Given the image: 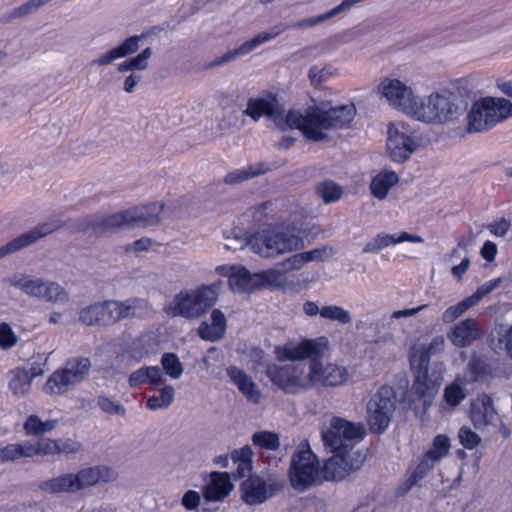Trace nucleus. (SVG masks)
Returning a JSON list of instances; mask_svg holds the SVG:
<instances>
[{
    "mask_svg": "<svg viewBox=\"0 0 512 512\" xmlns=\"http://www.w3.org/2000/svg\"><path fill=\"white\" fill-rule=\"evenodd\" d=\"M227 375L248 401L254 404L260 402L261 392L253 380L243 370L235 366H230L227 368Z\"/></svg>",
    "mask_w": 512,
    "mask_h": 512,
    "instance_id": "cd10ccee",
    "label": "nucleus"
},
{
    "mask_svg": "<svg viewBox=\"0 0 512 512\" xmlns=\"http://www.w3.org/2000/svg\"><path fill=\"white\" fill-rule=\"evenodd\" d=\"M321 434L324 446L330 451H353L355 444L364 438L365 428L361 423L334 416Z\"/></svg>",
    "mask_w": 512,
    "mask_h": 512,
    "instance_id": "9b49d317",
    "label": "nucleus"
},
{
    "mask_svg": "<svg viewBox=\"0 0 512 512\" xmlns=\"http://www.w3.org/2000/svg\"><path fill=\"white\" fill-rule=\"evenodd\" d=\"M252 449L246 445L231 452V459L234 463L252 462Z\"/></svg>",
    "mask_w": 512,
    "mask_h": 512,
    "instance_id": "338daca9",
    "label": "nucleus"
},
{
    "mask_svg": "<svg viewBox=\"0 0 512 512\" xmlns=\"http://www.w3.org/2000/svg\"><path fill=\"white\" fill-rule=\"evenodd\" d=\"M142 81V76L138 72L130 73L123 82V90L126 93L132 94L135 92L137 86Z\"/></svg>",
    "mask_w": 512,
    "mask_h": 512,
    "instance_id": "774afa93",
    "label": "nucleus"
},
{
    "mask_svg": "<svg viewBox=\"0 0 512 512\" xmlns=\"http://www.w3.org/2000/svg\"><path fill=\"white\" fill-rule=\"evenodd\" d=\"M221 284L201 285L196 289L179 292L169 308L172 316L197 319L204 315L218 300Z\"/></svg>",
    "mask_w": 512,
    "mask_h": 512,
    "instance_id": "0eeeda50",
    "label": "nucleus"
},
{
    "mask_svg": "<svg viewBox=\"0 0 512 512\" xmlns=\"http://www.w3.org/2000/svg\"><path fill=\"white\" fill-rule=\"evenodd\" d=\"M387 149L394 162L403 163L417 149L415 132L404 121L390 123L388 126Z\"/></svg>",
    "mask_w": 512,
    "mask_h": 512,
    "instance_id": "f3484780",
    "label": "nucleus"
},
{
    "mask_svg": "<svg viewBox=\"0 0 512 512\" xmlns=\"http://www.w3.org/2000/svg\"><path fill=\"white\" fill-rule=\"evenodd\" d=\"M502 283V278H495L492 279L480 287L471 295L469 296L472 301L475 303V305L485 296L490 294L492 291H494L496 288L499 287V285Z\"/></svg>",
    "mask_w": 512,
    "mask_h": 512,
    "instance_id": "4d7b16f0",
    "label": "nucleus"
},
{
    "mask_svg": "<svg viewBox=\"0 0 512 512\" xmlns=\"http://www.w3.org/2000/svg\"><path fill=\"white\" fill-rule=\"evenodd\" d=\"M467 372L470 381L486 382L492 377L490 365L482 358L473 357L468 365Z\"/></svg>",
    "mask_w": 512,
    "mask_h": 512,
    "instance_id": "58836bf2",
    "label": "nucleus"
},
{
    "mask_svg": "<svg viewBox=\"0 0 512 512\" xmlns=\"http://www.w3.org/2000/svg\"><path fill=\"white\" fill-rule=\"evenodd\" d=\"M153 56V51L150 47L145 48L139 54L131 57L132 66L135 72L144 71L148 69L150 59Z\"/></svg>",
    "mask_w": 512,
    "mask_h": 512,
    "instance_id": "13d9d810",
    "label": "nucleus"
},
{
    "mask_svg": "<svg viewBox=\"0 0 512 512\" xmlns=\"http://www.w3.org/2000/svg\"><path fill=\"white\" fill-rule=\"evenodd\" d=\"M316 192L326 204L338 201L343 194L342 187L332 180L319 183Z\"/></svg>",
    "mask_w": 512,
    "mask_h": 512,
    "instance_id": "79ce46f5",
    "label": "nucleus"
},
{
    "mask_svg": "<svg viewBox=\"0 0 512 512\" xmlns=\"http://www.w3.org/2000/svg\"><path fill=\"white\" fill-rule=\"evenodd\" d=\"M229 286L236 293H251L259 288L258 273L251 274L246 268L238 266L230 276Z\"/></svg>",
    "mask_w": 512,
    "mask_h": 512,
    "instance_id": "2f4dec72",
    "label": "nucleus"
},
{
    "mask_svg": "<svg viewBox=\"0 0 512 512\" xmlns=\"http://www.w3.org/2000/svg\"><path fill=\"white\" fill-rule=\"evenodd\" d=\"M322 318L331 321H336L342 325L350 324L352 321L350 312L337 305L323 306Z\"/></svg>",
    "mask_w": 512,
    "mask_h": 512,
    "instance_id": "de8ad7c7",
    "label": "nucleus"
},
{
    "mask_svg": "<svg viewBox=\"0 0 512 512\" xmlns=\"http://www.w3.org/2000/svg\"><path fill=\"white\" fill-rule=\"evenodd\" d=\"M252 443L266 450L275 451L280 447V439L277 433L271 431H257L252 435Z\"/></svg>",
    "mask_w": 512,
    "mask_h": 512,
    "instance_id": "c03bdc74",
    "label": "nucleus"
},
{
    "mask_svg": "<svg viewBox=\"0 0 512 512\" xmlns=\"http://www.w3.org/2000/svg\"><path fill=\"white\" fill-rule=\"evenodd\" d=\"M482 336L481 326L474 318H466L458 322L447 333L448 339L456 348L469 347Z\"/></svg>",
    "mask_w": 512,
    "mask_h": 512,
    "instance_id": "b1692460",
    "label": "nucleus"
},
{
    "mask_svg": "<svg viewBox=\"0 0 512 512\" xmlns=\"http://www.w3.org/2000/svg\"><path fill=\"white\" fill-rule=\"evenodd\" d=\"M26 457L55 456L59 453L58 440L43 438L36 442L25 441Z\"/></svg>",
    "mask_w": 512,
    "mask_h": 512,
    "instance_id": "72a5a7b5",
    "label": "nucleus"
},
{
    "mask_svg": "<svg viewBox=\"0 0 512 512\" xmlns=\"http://www.w3.org/2000/svg\"><path fill=\"white\" fill-rule=\"evenodd\" d=\"M434 463V461H432L430 458L424 455L423 459L416 466L415 470L413 471L412 475L408 480L410 486L418 484V482L421 481L427 475V473L433 468Z\"/></svg>",
    "mask_w": 512,
    "mask_h": 512,
    "instance_id": "864d4df0",
    "label": "nucleus"
},
{
    "mask_svg": "<svg viewBox=\"0 0 512 512\" xmlns=\"http://www.w3.org/2000/svg\"><path fill=\"white\" fill-rule=\"evenodd\" d=\"M512 117V102L504 97H483L476 100L467 115L470 133L486 132Z\"/></svg>",
    "mask_w": 512,
    "mask_h": 512,
    "instance_id": "423d86ee",
    "label": "nucleus"
},
{
    "mask_svg": "<svg viewBox=\"0 0 512 512\" xmlns=\"http://www.w3.org/2000/svg\"><path fill=\"white\" fill-rule=\"evenodd\" d=\"M450 447V440L447 436L437 435L425 455L432 461L437 462L449 453Z\"/></svg>",
    "mask_w": 512,
    "mask_h": 512,
    "instance_id": "a18cd8bd",
    "label": "nucleus"
},
{
    "mask_svg": "<svg viewBox=\"0 0 512 512\" xmlns=\"http://www.w3.org/2000/svg\"><path fill=\"white\" fill-rule=\"evenodd\" d=\"M97 404L102 412L109 416L124 417L126 415L125 407L120 402L107 396H99L97 398Z\"/></svg>",
    "mask_w": 512,
    "mask_h": 512,
    "instance_id": "8fccbe9b",
    "label": "nucleus"
},
{
    "mask_svg": "<svg viewBox=\"0 0 512 512\" xmlns=\"http://www.w3.org/2000/svg\"><path fill=\"white\" fill-rule=\"evenodd\" d=\"M161 364L166 374L172 379H178L183 373V365L174 353H165L161 358Z\"/></svg>",
    "mask_w": 512,
    "mask_h": 512,
    "instance_id": "09e8293b",
    "label": "nucleus"
},
{
    "mask_svg": "<svg viewBox=\"0 0 512 512\" xmlns=\"http://www.w3.org/2000/svg\"><path fill=\"white\" fill-rule=\"evenodd\" d=\"M285 274L286 271H284L280 263H277L272 269L258 273L259 288L267 286L269 288L285 290L288 287L287 280L284 277Z\"/></svg>",
    "mask_w": 512,
    "mask_h": 512,
    "instance_id": "c9c22d12",
    "label": "nucleus"
},
{
    "mask_svg": "<svg viewBox=\"0 0 512 512\" xmlns=\"http://www.w3.org/2000/svg\"><path fill=\"white\" fill-rule=\"evenodd\" d=\"M145 38L144 34L133 35L126 38L118 46L100 54L90 62L91 66L103 67L112 64L114 61L135 54L140 48V41Z\"/></svg>",
    "mask_w": 512,
    "mask_h": 512,
    "instance_id": "393cba45",
    "label": "nucleus"
},
{
    "mask_svg": "<svg viewBox=\"0 0 512 512\" xmlns=\"http://www.w3.org/2000/svg\"><path fill=\"white\" fill-rule=\"evenodd\" d=\"M64 225L65 223L59 219L36 225L29 231L17 236L5 245L0 246V259L35 244L40 239L60 230Z\"/></svg>",
    "mask_w": 512,
    "mask_h": 512,
    "instance_id": "412c9836",
    "label": "nucleus"
},
{
    "mask_svg": "<svg viewBox=\"0 0 512 512\" xmlns=\"http://www.w3.org/2000/svg\"><path fill=\"white\" fill-rule=\"evenodd\" d=\"M5 282L27 296L40 301L54 304H65L69 301L68 292L57 282L25 273H15L8 277Z\"/></svg>",
    "mask_w": 512,
    "mask_h": 512,
    "instance_id": "1a4fd4ad",
    "label": "nucleus"
},
{
    "mask_svg": "<svg viewBox=\"0 0 512 512\" xmlns=\"http://www.w3.org/2000/svg\"><path fill=\"white\" fill-rule=\"evenodd\" d=\"M445 339L443 336L434 337L425 348H414L410 355V363L413 369L428 368L430 357L444 351Z\"/></svg>",
    "mask_w": 512,
    "mask_h": 512,
    "instance_id": "c756f323",
    "label": "nucleus"
},
{
    "mask_svg": "<svg viewBox=\"0 0 512 512\" xmlns=\"http://www.w3.org/2000/svg\"><path fill=\"white\" fill-rule=\"evenodd\" d=\"M319 476V463L308 448L297 452L291 461L289 477L293 488L304 491L316 483Z\"/></svg>",
    "mask_w": 512,
    "mask_h": 512,
    "instance_id": "a211bd4d",
    "label": "nucleus"
},
{
    "mask_svg": "<svg viewBox=\"0 0 512 512\" xmlns=\"http://www.w3.org/2000/svg\"><path fill=\"white\" fill-rule=\"evenodd\" d=\"M357 115L353 103L324 110L319 106H310L302 113L298 129L311 141H328V132L351 127Z\"/></svg>",
    "mask_w": 512,
    "mask_h": 512,
    "instance_id": "7ed1b4c3",
    "label": "nucleus"
},
{
    "mask_svg": "<svg viewBox=\"0 0 512 512\" xmlns=\"http://www.w3.org/2000/svg\"><path fill=\"white\" fill-rule=\"evenodd\" d=\"M416 371L415 380L406 397L411 409L415 412H425L438 394L443 376L441 372L428 373V368Z\"/></svg>",
    "mask_w": 512,
    "mask_h": 512,
    "instance_id": "4468645a",
    "label": "nucleus"
},
{
    "mask_svg": "<svg viewBox=\"0 0 512 512\" xmlns=\"http://www.w3.org/2000/svg\"><path fill=\"white\" fill-rule=\"evenodd\" d=\"M33 380V375L29 374L25 369H16L12 372L9 381V389L17 397L26 396L30 389Z\"/></svg>",
    "mask_w": 512,
    "mask_h": 512,
    "instance_id": "e433bc0d",
    "label": "nucleus"
},
{
    "mask_svg": "<svg viewBox=\"0 0 512 512\" xmlns=\"http://www.w3.org/2000/svg\"><path fill=\"white\" fill-rule=\"evenodd\" d=\"M307 262H323L332 257L336 251L333 247L327 245L318 246L310 251L304 252Z\"/></svg>",
    "mask_w": 512,
    "mask_h": 512,
    "instance_id": "5fc2aeb1",
    "label": "nucleus"
},
{
    "mask_svg": "<svg viewBox=\"0 0 512 512\" xmlns=\"http://www.w3.org/2000/svg\"><path fill=\"white\" fill-rule=\"evenodd\" d=\"M498 335L499 348L502 349L503 345L506 353L512 359V325L508 328L500 327Z\"/></svg>",
    "mask_w": 512,
    "mask_h": 512,
    "instance_id": "680f3d73",
    "label": "nucleus"
},
{
    "mask_svg": "<svg viewBox=\"0 0 512 512\" xmlns=\"http://www.w3.org/2000/svg\"><path fill=\"white\" fill-rule=\"evenodd\" d=\"M243 113L258 121L266 116L281 130L298 129L302 121V113L298 110H289L284 114L283 106L275 98H251Z\"/></svg>",
    "mask_w": 512,
    "mask_h": 512,
    "instance_id": "9d476101",
    "label": "nucleus"
},
{
    "mask_svg": "<svg viewBox=\"0 0 512 512\" xmlns=\"http://www.w3.org/2000/svg\"><path fill=\"white\" fill-rule=\"evenodd\" d=\"M133 214L135 213L129 208L107 216L80 219L75 223L74 231L97 236L115 233L134 227L135 215Z\"/></svg>",
    "mask_w": 512,
    "mask_h": 512,
    "instance_id": "2eb2a0df",
    "label": "nucleus"
},
{
    "mask_svg": "<svg viewBox=\"0 0 512 512\" xmlns=\"http://www.w3.org/2000/svg\"><path fill=\"white\" fill-rule=\"evenodd\" d=\"M18 341L17 336L13 332L11 326L8 323L0 324V347L2 349H10L16 345Z\"/></svg>",
    "mask_w": 512,
    "mask_h": 512,
    "instance_id": "bf43d9fd",
    "label": "nucleus"
},
{
    "mask_svg": "<svg viewBox=\"0 0 512 512\" xmlns=\"http://www.w3.org/2000/svg\"><path fill=\"white\" fill-rule=\"evenodd\" d=\"M59 453L58 455H72L81 451L82 446L79 442L71 439H58Z\"/></svg>",
    "mask_w": 512,
    "mask_h": 512,
    "instance_id": "e2e57ef3",
    "label": "nucleus"
},
{
    "mask_svg": "<svg viewBox=\"0 0 512 512\" xmlns=\"http://www.w3.org/2000/svg\"><path fill=\"white\" fill-rule=\"evenodd\" d=\"M328 350L326 337L304 339L297 345L287 344L276 347L275 354L279 361H302L310 359L309 390L311 388H328L345 385L349 380L346 367L336 363L323 364L322 358Z\"/></svg>",
    "mask_w": 512,
    "mask_h": 512,
    "instance_id": "f257e3e1",
    "label": "nucleus"
},
{
    "mask_svg": "<svg viewBox=\"0 0 512 512\" xmlns=\"http://www.w3.org/2000/svg\"><path fill=\"white\" fill-rule=\"evenodd\" d=\"M92 362L84 356H74L56 369L43 385V392L50 396L64 395L90 376Z\"/></svg>",
    "mask_w": 512,
    "mask_h": 512,
    "instance_id": "6e6552de",
    "label": "nucleus"
},
{
    "mask_svg": "<svg viewBox=\"0 0 512 512\" xmlns=\"http://www.w3.org/2000/svg\"><path fill=\"white\" fill-rule=\"evenodd\" d=\"M283 485L275 479H265L259 475H249L239 487L241 499L247 505H259L272 498Z\"/></svg>",
    "mask_w": 512,
    "mask_h": 512,
    "instance_id": "aec40b11",
    "label": "nucleus"
},
{
    "mask_svg": "<svg viewBox=\"0 0 512 512\" xmlns=\"http://www.w3.org/2000/svg\"><path fill=\"white\" fill-rule=\"evenodd\" d=\"M378 93L390 106L410 117L417 95L405 82L386 77L380 82Z\"/></svg>",
    "mask_w": 512,
    "mask_h": 512,
    "instance_id": "6ab92c4d",
    "label": "nucleus"
},
{
    "mask_svg": "<svg viewBox=\"0 0 512 512\" xmlns=\"http://www.w3.org/2000/svg\"><path fill=\"white\" fill-rule=\"evenodd\" d=\"M266 375L270 381L287 394H298L309 390V377L302 364L269 363Z\"/></svg>",
    "mask_w": 512,
    "mask_h": 512,
    "instance_id": "ddd939ff",
    "label": "nucleus"
},
{
    "mask_svg": "<svg viewBox=\"0 0 512 512\" xmlns=\"http://www.w3.org/2000/svg\"><path fill=\"white\" fill-rule=\"evenodd\" d=\"M79 321L87 326H106L104 301L96 302L79 311Z\"/></svg>",
    "mask_w": 512,
    "mask_h": 512,
    "instance_id": "f704fd0d",
    "label": "nucleus"
},
{
    "mask_svg": "<svg viewBox=\"0 0 512 512\" xmlns=\"http://www.w3.org/2000/svg\"><path fill=\"white\" fill-rule=\"evenodd\" d=\"M104 309L107 327L124 320H143L152 313L148 301L138 297H130L124 300H105Z\"/></svg>",
    "mask_w": 512,
    "mask_h": 512,
    "instance_id": "dca6fc26",
    "label": "nucleus"
},
{
    "mask_svg": "<svg viewBox=\"0 0 512 512\" xmlns=\"http://www.w3.org/2000/svg\"><path fill=\"white\" fill-rule=\"evenodd\" d=\"M246 246L263 258H274L303 248V240L292 230L282 227L258 231L250 238L236 232L225 238L227 250L237 251Z\"/></svg>",
    "mask_w": 512,
    "mask_h": 512,
    "instance_id": "f03ea898",
    "label": "nucleus"
},
{
    "mask_svg": "<svg viewBox=\"0 0 512 512\" xmlns=\"http://www.w3.org/2000/svg\"><path fill=\"white\" fill-rule=\"evenodd\" d=\"M405 241L414 242V243H422L424 239L418 235H412L407 232H402L399 236L380 233L372 240L367 242L363 248V252L366 254L369 253H378L382 249L392 245L398 244Z\"/></svg>",
    "mask_w": 512,
    "mask_h": 512,
    "instance_id": "c85d7f7f",
    "label": "nucleus"
},
{
    "mask_svg": "<svg viewBox=\"0 0 512 512\" xmlns=\"http://www.w3.org/2000/svg\"><path fill=\"white\" fill-rule=\"evenodd\" d=\"M211 323L202 322L198 328V335L211 342L221 339L226 331L227 320L223 312L214 309L211 313Z\"/></svg>",
    "mask_w": 512,
    "mask_h": 512,
    "instance_id": "7c9ffc66",
    "label": "nucleus"
},
{
    "mask_svg": "<svg viewBox=\"0 0 512 512\" xmlns=\"http://www.w3.org/2000/svg\"><path fill=\"white\" fill-rule=\"evenodd\" d=\"M233 489L227 472H212L210 482L206 485L203 495L207 501H222Z\"/></svg>",
    "mask_w": 512,
    "mask_h": 512,
    "instance_id": "bb28decb",
    "label": "nucleus"
},
{
    "mask_svg": "<svg viewBox=\"0 0 512 512\" xmlns=\"http://www.w3.org/2000/svg\"><path fill=\"white\" fill-rule=\"evenodd\" d=\"M113 471L103 465L84 467L75 473L68 472L45 479L38 485L39 492L44 495L78 494L98 485L113 480Z\"/></svg>",
    "mask_w": 512,
    "mask_h": 512,
    "instance_id": "20e7f679",
    "label": "nucleus"
},
{
    "mask_svg": "<svg viewBox=\"0 0 512 512\" xmlns=\"http://www.w3.org/2000/svg\"><path fill=\"white\" fill-rule=\"evenodd\" d=\"M248 53V49L246 48L245 44L242 43L238 48L230 50L222 56L216 57L214 60H212L206 65V68L211 69L214 67L225 65L236 59V57L246 55Z\"/></svg>",
    "mask_w": 512,
    "mask_h": 512,
    "instance_id": "603ef678",
    "label": "nucleus"
},
{
    "mask_svg": "<svg viewBox=\"0 0 512 512\" xmlns=\"http://www.w3.org/2000/svg\"><path fill=\"white\" fill-rule=\"evenodd\" d=\"M270 168L264 163H257L246 168L233 171L225 176L226 184H237L245 180L260 176L268 172Z\"/></svg>",
    "mask_w": 512,
    "mask_h": 512,
    "instance_id": "4c0bfd02",
    "label": "nucleus"
},
{
    "mask_svg": "<svg viewBox=\"0 0 512 512\" xmlns=\"http://www.w3.org/2000/svg\"><path fill=\"white\" fill-rule=\"evenodd\" d=\"M397 397L393 387H380L366 404V420L370 430L375 433L384 432L396 410Z\"/></svg>",
    "mask_w": 512,
    "mask_h": 512,
    "instance_id": "f8f14e48",
    "label": "nucleus"
},
{
    "mask_svg": "<svg viewBox=\"0 0 512 512\" xmlns=\"http://www.w3.org/2000/svg\"><path fill=\"white\" fill-rule=\"evenodd\" d=\"M473 306H475V303L472 301L470 297L463 299L456 305L450 306L442 314L443 323H452Z\"/></svg>",
    "mask_w": 512,
    "mask_h": 512,
    "instance_id": "49530a36",
    "label": "nucleus"
},
{
    "mask_svg": "<svg viewBox=\"0 0 512 512\" xmlns=\"http://www.w3.org/2000/svg\"><path fill=\"white\" fill-rule=\"evenodd\" d=\"M201 503L200 494L194 490H188L182 497L181 504L189 511L198 509Z\"/></svg>",
    "mask_w": 512,
    "mask_h": 512,
    "instance_id": "69168bd1",
    "label": "nucleus"
},
{
    "mask_svg": "<svg viewBox=\"0 0 512 512\" xmlns=\"http://www.w3.org/2000/svg\"><path fill=\"white\" fill-rule=\"evenodd\" d=\"M399 181L398 175L389 170H383L377 174L370 184V190L374 197L383 200L388 195L389 190Z\"/></svg>",
    "mask_w": 512,
    "mask_h": 512,
    "instance_id": "473e14b6",
    "label": "nucleus"
},
{
    "mask_svg": "<svg viewBox=\"0 0 512 512\" xmlns=\"http://www.w3.org/2000/svg\"><path fill=\"white\" fill-rule=\"evenodd\" d=\"M58 423V420L51 419L42 421L37 415H30L24 423V431L27 435L41 436L52 431Z\"/></svg>",
    "mask_w": 512,
    "mask_h": 512,
    "instance_id": "ea45409f",
    "label": "nucleus"
},
{
    "mask_svg": "<svg viewBox=\"0 0 512 512\" xmlns=\"http://www.w3.org/2000/svg\"><path fill=\"white\" fill-rule=\"evenodd\" d=\"M131 212L135 214L134 226L137 225H156L161 222V214H167L169 217H181V214H175L169 211V208H166L162 203H151L149 205L137 206L130 208Z\"/></svg>",
    "mask_w": 512,
    "mask_h": 512,
    "instance_id": "a878e982",
    "label": "nucleus"
},
{
    "mask_svg": "<svg viewBox=\"0 0 512 512\" xmlns=\"http://www.w3.org/2000/svg\"><path fill=\"white\" fill-rule=\"evenodd\" d=\"M333 455L324 464L325 478L342 480L350 472L358 470L362 460L352 455V451H330Z\"/></svg>",
    "mask_w": 512,
    "mask_h": 512,
    "instance_id": "5701e85b",
    "label": "nucleus"
},
{
    "mask_svg": "<svg viewBox=\"0 0 512 512\" xmlns=\"http://www.w3.org/2000/svg\"><path fill=\"white\" fill-rule=\"evenodd\" d=\"M443 397L449 406L455 408L466 398V393L459 383L454 382L445 387Z\"/></svg>",
    "mask_w": 512,
    "mask_h": 512,
    "instance_id": "3c124183",
    "label": "nucleus"
},
{
    "mask_svg": "<svg viewBox=\"0 0 512 512\" xmlns=\"http://www.w3.org/2000/svg\"><path fill=\"white\" fill-rule=\"evenodd\" d=\"M26 457L25 441L0 447V464L15 463Z\"/></svg>",
    "mask_w": 512,
    "mask_h": 512,
    "instance_id": "a19ab883",
    "label": "nucleus"
},
{
    "mask_svg": "<svg viewBox=\"0 0 512 512\" xmlns=\"http://www.w3.org/2000/svg\"><path fill=\"white\" fill-rule=\"evenodd\" d=\"M469 418L474 428L478 431H487L491 427H497L500 422L499 413L492 397L481 394L470 403Z\"/></svg>",
    "mask_w": 512,
    "mask_h": 512,
    "instance_id": "4be33fe9",
    "label": "nucleus"
},
{
    "mask_svg": "<svg viewBox=\"0 0 512 512\" xmlns=\"http://www.w3.org/2000/svg\"><path fill=\"white\" fill-rule=\"evenodd\" d=\"M306 255L304 252L294 254L284 261L280 262L281 267L284 268L286 273H289L294 270H300L307 264Z\"/></svg>",
    "mask_w": 512,
    "mask_h": 512,
    "instance_id": "052dcab7",
    "label": "nucleus"
},
{
    "mask_svg": "<svg viewBox=\"0 0 512 512\" xmlns=\"http://www.w3.org/2000/svg\"><path fill=\"white\" fill-rule=\"evenodd\" d=\"M148 373V367H141L138 370L132 372L128 379L129 386L135 388L145 383H148Z\"/></svg>",
    "mask_w": 512,
    "mask_h": 512,
    "instance_id": "0e129e2a",
    "label": "nucleus"
},
{
    "mask_svg": "<svg viewBox=\"0 0 512 512\" xmlns=\"http://www.w3.org/2000/svg\"><path fill=\"white\" fill-rule=\"evenodd\" d=\"M458 438L460 443L466 448V449H474L477 447L481 441L480 436L473 431L471 428L463 426L460 428L458 433Z\"/></svg>",
    "mask_w": 512,
    "mask_h": 512,
    "instance_id": "6e6d98bb",
    "label": "nucleus"
},
{
    "mask_svg": "<svg viewBox=\"0 0 512 512\" xmlns=\"http://www.w3.org/2000/svg\"><path fill=\"white\" fill-rule=\"evenodd\" d=\"M336 74L337 69L330 64L323 67L314 65L308 71V79L313 87L318 88Z\"/></svg>",
    "mask_w": 512,
    "mask_h": 512,
    "instance_id": "37998d69",
    "label": "nucleus"
},
{
    "mask_svg": "<svg viewBox=\"0 0 512 512\" xmlns=\"http://www.w3.org/2000/svg\"><path fill=\"white\" fill-rule=\"evenodd\" d=\"M461 112L457 96L442 89L425 97L417 95L410 117L426 124H443L457 119Z\"/></svg>",
    "mask_w": 512,
    "mask_h": 512,
    "instance_id": "39448f33",
    "label": "nucleus"
}]
</instances>
